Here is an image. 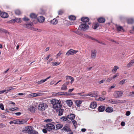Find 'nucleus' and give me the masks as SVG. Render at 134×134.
I'll return each instance as SVG.
<instances>
[{"label": "nucleus", "mask_w": 134, "mask_h": 134, "mask_svg": "<svg viewBox=\"0 0 134 134\" xmlns=\"http://www.w3.org/2000/svg\"><path fill=\"white\" fill-rule=\"evenodd\" d=\"M51 103L53 105V108L56 110L61 109L62 107L61 102L58 100L53 99L51 100Z\"/></svg>", "instance_id": "1"}, {"label": "nucleus", "mask_w": 134, "mask_h": 134, "mask_svg": "<svg viewBox=\"0 0 134 134\" xmlns=\"http://www.w3.org/2000/svg\"><path fill=\"white\" fill-rule=\"evenodd\" d=\"M48 107L47 104L43 103H40L37 107V109L38 110L41 112H43Z\"/></svg>", "instance_id": "2"}, {"label": "nucleus", "mask_w": 134, "mask_h": 134, "mask_svg": "<svg viewBox=\"0 0 134 134\" xmlns=\"http://www.w3.org/2000/svg\"><path fill=\"white\" fill-rule=\"evenodd\" d=\"M53 123L54 124V123L52 122L47 124L44 126V127L46 129L47 131H51L52 130H54L55 129V126Z\"/></svg>", "instance_id": "3"}, {"label": "nucleus", "mask_w": 134, "mask_h": 134, "mask_svg": "<svg viewBox=\"0 0 134 134\" xmlns=\"http://www.w3.org/2000/svg\"><path fill=\"white\" fill-rule=\"evenodd\" d=\"M123 93V91H115L114 93L113 96L115 98H119L122 96Z\"/></svg>", "instance_id": "4"}, {"label": "nucleus", "mask_w": 134, "mask_h": 134, "mask_svg": "<svg viewBox=\"0 0 134 134\" xmlns=\"http://www.w3.org/2000/svg\"><path fill=\"white\" fill-rule=\"evenodd\" d=\"M88 26L86 23H83L80 25L79 26V29L83 31H85L88 29Z\"/></svg>", "instance_id": "5"}, {"label": "nucleus", "mask_w": 134, "mask_h": 134, "mask_svg": "<svg viewBox=\"0 0 134 134\" xmlns=\"http://www.w3.org/2000/svg\"><path fill=\"white\" fill-rule=\"evenodd\" d=\"M33 127L32 126H28L26 127L23 130L22 132H23L28 133L29 134L33 131Z\"/></svg>", "instance_id": "6"}, {"label": "nucleus", "mask_w": 134, "mask_h": 134, "mask_svg": "<svg viewBox=\"0 0 134 134\" xmlns=\"http://www.w3.org/2000/svg\"><path fill=\"white\" fill-rule=\"evenodd\" d=\"M97 52L96 50L95 49H93L91 50L90 57L91 59L93 60L96 58Z\"/></svg>", "instance_id": "7"}, {"label": "nucleus", "mask_w": 134, "mask_h": 134, "mask_svg": "<svg viewBox=\"0 0 134 134\" xmlns=\"http://www.w3.org/2000/svg\"><path fill=\"white\" fill-rule=\"evenodd\" d=\"M77 52V51L71 49L67 52L66 54L67 55H72L76 54Z\"/></svg>", "instance_id": "8"}, {"label": "nucleus", "mask_w": 134, "mask_h": 134, "mask_svg": "<svg viewBox=\"0 0 134 134\" xmlns=\"http://www.w3.org/2000/svg\"><path fill=\"white\" fill-rule=\"evenodd\" d=\"M90 19L88 17H83L81 18V20L84 23H86L89 21Z\"/></svg>", "instance_id": "9"}, {"label": "nucleus", "mask_w": 134, "mask_h": 134, "mask_svg": "<svg viewBox=\"0 0 134 134\" xmlns=\"http://www.w3.org/2000/svg\"><path fill=\"white\" fill-rule=\"evenodd\" d=\"M1 16L3 18H7L8 16V14L5 12H1Z\"/></svg>", "instance_id": "10"}, {"label": "nucleus", "mask_w": 134, "mask_h": 134, "mask_svg": "<svg viewBox=\"0 0 134 134\" xmlns=\"http://www.w3.org/2000/svg\"><path fill=\"white\" fill-rule=\"evenodd\" d=\"M105 111L108 113L112 112L113 111V108L111 107H108L106 109Z\"/></svg>", "instance_id": "11"}, {"label": "nucleus", "mask_w": 134, "mask_h": 134, "mask_svg": "<svg viewBox=\"0 0 134 134\" xmlns=\"http://www.w3.org/2000/svg\"><path fill=\"white\" fill-rule=\"evenodd\" d=\"M97 104L95 102H93L91 103L90 107L92 109H95L97 106Z\"/></svg>", "instance_id": "12"}, {"label": "nucleus", "mask_w": 134, "mask_h": 134, "mask_svg": "<svg viewBox=\"0 0 134 134\" xmlns=\"http://www.w3.org/2000/svg\"><path fill=\"white\" fill-rule=\"evenodd\" d=\"M36 108L33 106H30L28 108V110L32 113H34L35 112Z\"/></svg>", "instance_id": "13"}, {"label": "nucleus", "mask_w": 134, "mask_h": 134, "mask_svg": "<svg viewBox=\"0 0 134 134\" xmlns=\"http://www.w3.org/2000/svg\"><path fill=\"white\" fill-rule=\"evenodd\" d=\"M105 109V107L103 105H100L99 107L98 108V110L100 112L103 111Z\"/></svg>", "instance_id": "14"}, {"label": "nucleus", "mask_w": 134, "mask_h": 134, "mask_svg": "<svg viewBox=\"0 0 134 134\" xmlns=\"http://www.w3.org/2000/svg\"><path fill=\"white\" fill-rule=\"evenodd\" d=\"M44 18L42 16L38 17L37 18L38 21L40 23L43 22L44 21Z\"/></svg>", "instance_id": "15"}, {"label": "nucleus", "mask_w": 134, "mask_h": 134, "mask_svg": "<svg viewBox=\"0 0 134 134\" xmlns=\"http://www.w3.org/2000/svg\"><path fill=\"white\" fill-rule=\"evenodd\" d=\"M105 19L103 18L100 17L98 19V21L100 23H103L105 22Z\"/></svg>", "instance_id": "16"}, {"label": "nucleus", "mask_w": 134, "mask_h": 134, "mask_svg": "<svg viewBox=\"0 0 134 134\" xmlns=\"http://www.w3.org/2000/svg\"><path fill=\"white\" fill-rule=\"evenodd\" d=\"M58 21L55 18L53 19V20L50 21V23L54 25H55L57 24L58 23Z\"/></svg>", "instance_id": "17"}, {"label": "nucleus", "mask_w": 134, "mask_h": 134, "mask_svg": "<svg viewBox=\"0 0 134 134\" xmlns=\"http://www.w3.org/2000/svg\"><path fill=\"white\" fill-rule=\"evenodd\" d=\"M66 102L67 105L70 107H71L73 103L71 100H67L66 101Z\"/></svg>", "instance_id": "18"}, {"label": "nucleus", "mask_w": 134, "mask_h": 134, "mask_svg": "<svg viewBox=\"0 0 134 134\" xmlns=\"http://www.w3.org/2000/svg\"><path fill=\"white\" fill-rule=\"evenodd\" d=\"M125 100H115V104H118L120 103H122L125 102Z\"/></svg>", "instance_id": "19"}, {"label": "nucleus", "mask_w": 134, "mask_h": 134, "mask_svg": "<svg viewBox=\"0 0 134 134\" xmlns=\"http://www.w3.org/2000/svg\"><path fill=\"white\" fill-rule=\"evenodd\" d=\"M134 20L132 18L128 19L127 20V23L128 24H131L133 23Z\"/></svg>", "instance_id": "20"}, {"label": "nucleus", "mask_w": 134, "mask_h": 134, "mask_svg": "<svg viewBox=\"0 0 134 134\" xmlns=\"http://www.w3.org/2000/svg\"><path fill=\"white\" fill-rule=\"evenodd\" d=\"M68 18L70 20H76V17L74 15H71L69 16Z\"/></svg>", "instance_id": "21"}, {"label": "nucleus", "mask_w": 134, "mask_h": 134, "mask_svg": "<svg viewBox=\"0 0 134 134\" xmlns=\"http://www.w3.org/2000/svg\"><path fill=\"white\" fill-rule=\"evenodd\" d=\"M63 125L60 124H58L56 126V128L57 130H58L60 129L63 127Z\"/></svg>", "instance_id": "22"}, {"label": "nucleus", "mask_w": 134, "mask_h": 134, "mask_svg": "<svg viewBox=\"0 0 134 134\" xmlns=\"http://www.w3.org/2000/svg\"><path fill=\"white\" fill-rule=\"evenodd\" d=\"M63 129L65 131L69 132L71 131L69 127L67 126L64 127Z\"/></svg>", "instance_id": "23"}, {"label": "nucleus", "mask_w": 134, "mask_h": 134, "mask_svg": "<svg viewBox=\"0 0 134 134\" xmlns=\"http://www.w3.org/2000/svg\"><path fill=\"white\" fill-rule=\"evenodd\" d=\"M56 110L59 111L58 113V115L59 116H60L63 115V112L64 111L63 109H62L61 108V109H59V110Z\"/></svg>", "instance_id": "24"}, {"label": "nucleus", "mask_w": 134, "mask_h": 134, "mask_svg": "<svg viewBox=\"0 0 134 134\" xmlns=\"http://www.w3.org/2000/svg\"><path fill=\"white\" fill-rule=\"evenodd\" d=\"M37 15L34 13H32L30 15V17L32 19H36L37 18Z\"/></svg>", "instance_id": "25"}, {"label": "nucleus", "mask_w": 134, "mask_h": 134, "mask_svg": "<svg viewBox=\"0 0 134 134\" xmlns=\"http://www.w3.org/2000/svg\"><path fill=\"white\" fill-rule=\"evenodd\" d=\"M82 103V101L80 100H77L75 102V104L78 107H79L80 106V104Z\"/></svg>", "instance_id": "26"}, {"label": "nucleus", "mask_w": 134, "mask_h": 134, "mask_svg": "<svg viewBox=\"0 0 134 134\" xmlns=\"http://www.w3.org/2000/svg\"><path fill=\"white\" fill-rule=\"evenodd\" d=\"M119 68L118 67V66H115L114 67L113 69L112 70V72L115 73L116 72L117 70Z\"/></svg>", "instance_id": "27"}, {"label": "nucleus", "mask_w": 134, "mask_h": 134, "mask_svg": "<svg viewBox=\"0 0 134 134\" xmlns=\"http://www.w3.org/2000/svg\"><path fill=\"white\" fill-rule=\"evenodd\" d=\"M65 94L63 92H59L58 93H56L55 94V95L56 96H60V95H67L66 94L67 93L66 92L65 93Z\"/></svg>", "instance_id": "28"}, {"label": "nucleus", "mask_w": 134, "mask_h": 134, "mask_svg": "<svg viewBox=\"0 0 134 134\" xmlns=\"http://www.w3.org/2000/svg\"><path fill=\"white\" fill-rule=\"evenodd\" d=\"M117 30L118 31H121L124 30L123 27L121 26H117L116 27Z\"/></svg>", "instance_id": "29"}, {"label": "nucleus", "mask_w": 134, "mask_h": 134, "mask_svg": "<svg viewBox=\"0 0 134 134\" xmlns=\"http://www.w3.org/2000/svg\"><path fill=\"white\" fill-rule=\"evenodd\" d=\"M99 26V24L98 23H96L94 25L92 26L93 28L94 29H96Z\"/></svg>", "instance_id": "30"}, {"label": "nucleus", "mask_w": 134, "mask_h": 134, "mask_svg": "<svg viewBox=\"0 0 134 134\" xmlns=\"http://www.w3.org/2000/svg\"><path fill=\"white\" fill-rule=\"evenodd\" d=\"M0 32L1 33L4 32L5 33H7L8 31L5 29L0 28Z\"/></svg>", "instance_id": "31"}, {"label": "nucleus", "mask_w": 134, "mask_h": 134, "mask_svg": "<svg viewBox=\"0 0 134 134\" xmlns=\"http://www.w3.org/2000/svg\"><path fill=\"white\" fill-rule=\"evenodd\" d=\"M27 121V120L23 119L19 121V123L20 124H22L26 122Z\"/></svg>", "instance_id": "32"}, {"label": "nucleus", "mask_w": 134, "mask_h": 134, "mask_svg": "<svg viewBox=\"0 0 134 134\" xmlns=\"http://www.w3.org/2000/svg\"><path fill=\"white\" fill-rule=\"evenodd\" d=\"M134 63V60H131L128 64L127 66L129 67L132 65Z\"/></svg>", "instance_id": "33"}, {"label": "nucleus", "mask_w": 134, "mask_h": 134, "mask_svg": "<svg viewBox=\"0 0 134 134\" xmlns=\"http://www.w3.org/2000/svg\"><path fill=\"white\" fill-rule=\"evenodd\" d=\"M75 115L74 114H71L69 116V118L71 120L74 119L75 118Z\"/></svg>", "instance_id": "34"}, {"label": "nucleus", "mask_w": 134, "mask_h": 134, "mask_svg": "<svg viewBox=\"0 0 134 134\" xmlns=\"http://www.w3.org/2000/svg\"><path fill=\"white\" fill-rule=\"evenodd\" d=\"M67 89V86H64V85H63L62 87L61 88V89L63 90H65Z\"/></svg>", "instance_id": "35"}, {"label": "nucleus", "mask_w": 134, "mask_h": 134, "mask_svg": "<svg viewBox=\"0 0 134 134\" xmlns=\"http://www.w3.org/2000/svg\"><path fill=\"white\" fill-rule=\"evenodd\" d=\"M92 92L94 97L97 96L98 95V92L97 91H93Z\"/></svg>", "instance_id": "36"}, {"label": "nucleus", "mask_w": 134, "mask_h": 134, "mask_svg": "<svg viewBox=\"0 0 134 134\" xmlns=\"http://www.w3.org/2000/svg\"><path fill=\"white\" fill-rule=\"evenodd\" d=\"M52 65L53 66L58 65H59L60 63H58L57 62L55 63L52 62Z\"/></svg>", "instance_id": "37"}, {"label": "nucleus", "mask_w": 134, "mask_h": 134, "mask_svg": "<svg viewBox=\"0 0 134 134\" xmlns=\"http://www.w3.org/2000/svg\"><path fill=\"white\" fill-rule=\"evenodd\" d=\"M15 14L17 15H19L21 13L20 11L19 10H17L15 11Z\"/></svg>", "instance_id": "38"}, {"label": "nucleus", "mask_w": 134, "mask_h": 134, "mask_svg": "<svg viewBox=\"0 0 134 134\" xmlns=\"http://www.w3.org/2000/svg\"><path fill=\"white\" fill-rule=\"evenodd\" d=\"M45 80L42 79L40 81H39L38 82H37V83L38 84H41L45 82Z\"/></svg>", "instance_id": "39"}, {"label": "nucleus", "mask_w": 134, "mask_h": 134, "mask_svg": "<svg viewBox=\"0 0 134 134\" xmlns=\"http://www.w3.org/2000/svg\"><path fill=\"white\" fill-rule=\"evenodd\" d=\"M63 121H65L68 120V118L66 117H63L60 118Z\"/></svg>", "instance_id": "40"}, {"label": "nucleus", "mask_w": 134, "mask_h": 134, "mask_svg": "<svg viewBox=\"0 0 134 134\" xmlns=\"http://www.w3.org/2000/svg\"><path fill=\"white\" fill-rule=\"evenodd\" d=\"M29 134H38V133L35 131L33 130Z\"/></svg>", "instance_id": "41"}, {"label": "nucleus", "mask_w": 134, "mask_h": 134, "mask_svg": "<svg viewBox=\"0 0 134 134\" xmlns=\"http://www.w3.org/2000/svg\"><path fill=\"white\" fill-rule=\"evenodd\" d=\"M16 21L17 23H21V20L20 18H15Z\"/></svg>", "instance_id": "42"}, {"label": "nucleus", "mask_w": 134, "mask_h": 134, "mask_svg": "<svg viewBox=\"0 0 134 134\" xmlns=\"http://www.w3.org/2000/svg\"><path fill=\"white\" fill-rule=\"evenodd\" d=\"M64 13V11L62 10H60L58 12V14L60 15H62Z\"/></svg>", "instance_id": "43"}, {"label": "nucleus", "mask_w": 134, "mask_h": 134, "mask_svg": "<svg viewBox=\"0 0 134 134\" xmlns=\"http://www.w3.org/2000/svg\"><path fill=\"white\" fill-rule=\"evenodd\" d=\"M0 108L2 110H4V105L3 104L1 103L0 104Z\"/></svg>", "instance_id": "44"}, {"label": "nucleus", "mask_w": 134, "mask_h": 134, "mask_svg": "<svg viewBox=\"0 0 134 134\" xmlns=\"http://www.w3.org/2000/svg\"><path fill=\"white\" fill-rule=\"evenodd\" d=\"M23 20L25 21H28L29 20V19L26 17H25L23 18Z\"/></svg>", "instance_id": "45"}, {"label": "nucleus", "mask_w": 134, "mask_h": 134, "mask_svg": "<svg viewBox=\"0 0 134 134\" xmlns=\"http://www.w3.org/2000/svg\"><path fill=\"white\" fill-rule=\"evenodd\" d=\"M113 79V78L112 77H109L107 80V82H109L111 81Z\"/></svg>", "instance_id": "46"}, {"label": "nucleus", "mask_w": 134, "mask_h": 134, "mask_svg": "<svg viewBox=\"0 0 134 134\" xmlns=\"http://www.w3.org/2000/svg\"><path fill=\"white\" fill-rule=\"evenodd\" d=\"M110 102L111 103L114 104L115 103V99H113L109 100Z\"/></svg>", "instance_id": "47"}, {"label": "nucleus", "mask_w": 134, "mask_h": 134, "mask_svg": "<svg viewBox=\"0 0 134 134\" xmlns=\"http://www.w3.org/2000/svg\"><path fill=\"white\" fill-rule=\"evenodd\" d=\"M6 127V125L3 123L0 124V128L4 127Z\"/></svg>", "instance_id": "48"}, {"label": "nucleus", "mask_w": 134, "mask_h": 134, "mask_svg": "<svg viewBox=\"0 0 134 134\" xmlns=\"http://www.w3.org/2000/svg\"><path fill=\"white\" fill-rule=\"evenodd\" d=\"M126 81V80L125 79H123L119 83L120 84H121L122 85L123 84L124 82H125V81Z\"/></svg>", "instance_id": "49"}, {"label": "nucleus", "mask_w": 134, "mask_h": 134, "mask_svg": "<svg viewBox=\"0 0 134 134\" xmlns=\"http://www.w3.org/2000/svg\"><path fill=\"white\" fill-rule=\"evenodd\" d=\"M76 33L77 34L79 35H80V36H82L83 35V34L82 32H80L79 31H76Z\"/></svg>", "instance_id": "50"}, {"label": "nucleus", "mask_w": 134, "mask_h": 134, "mask_svg": "<svg viewBox=\"0 0 134 134\" xmlns=\"http://www.w3.org/2000/svg\"><path fill=\"white\" fill-rule=\"evenodd\" d=\"M134 94V91H132L131 92H130L129 93V96L131 97H133V94Z\"/></svg>", "instance_id": "51"}, {"label": "nucleus", "mask_w": 134, "mask_h": 134, "mask_svg": "<svg viewBox=\"0 0 134 134\" xmlns=\"http://www.w3.org/2000/svg\"><path fill=\"white\" fill-rule=\"evenodd\" d=\"M105 79H103L100 81H98V83L99 84H101L103 83L105 81Z\"/></svg>", "instance_id": "52"}, {"label": "nucleus", "mask_w": 134, "mask_h": 134, "mask_svg": "<svg viewBox=\"0 0 134 134\" xmlns=\"http://www.w3.org/2000/svg\"><path fill=\"white\" fill-rule=\"evenodd\" d=\"M130 114H131V113H130V111H127L126 112V116H128L129 115H130Z\"/></svg>", "instance_id": "53"}, {"label": "nucleus", "mask_w": 134, "mask_h": 134, "mask_svg": "<svg viewBox=\"0 0 134 134\" xmlns=\"http://www.w3.org/2000/svg\"><path fill=\"white\" fill-rule=\"evenodd\" d=\"M119 75V74L117 73L115 75H114V76L112 77L113 79H115Z\"/></svg>", "instance_id": "54"}, {"label": "nucleus", "mask_w": 134, "mask_h": 134, "mask_svg": "<svg viewBox=\"0 0 134 134\" xmlns=\"http://www.w3.org/2000/svg\"><path fill=\"white\" fill-rule=\"evenodd\" d=\"M47 130L45 128L44 129L42 130L43 132L44 133H47Z\"/></svg>", "instance_id": "55"}, {"label": "nucleus", "mask_w": 134, "mask_h": 134, "mask_svg": "<svg viewBox=\"0 0 134 134\" xmlns=\"http://www.w3.org/2000/svg\"><path fill=\"white\" fill-rule=\"evenodd\" d=\"M89 96L90 97H94L93 92H91L89 93Z\"/></svg>", "instance_id": "56"}, {"label": "nucleus", "mask_w": 134, "mask_h": 134, "mask_svg": "<svg viewBox=\"0 0 134 134\" xmlns=\"http://www.w3.org/2000/svg\"><path fill=\"white\" fill-rule=\"evenodd\" d=\"M37 94L36 93H33L31 94V96L34 97H35L37 96Z\"/></svg>", "instance_id": "57"}, {"label": "nucleus", "mask_w": 134, "mask_h": 134, "mask_svg": "<svg viewBox=\"0 0 134 134\" xmlns=\"http://www.w3.org/2000/svg\"><path fill=\"white\" fill-rule=\"evenodd\" d=\"M5 90H6V91L7 92H6L5 93H7L8 92H9L10 91V87L6 88Z\"/></svg>", "instance_id": "58"}, {"label": "nucleus", "mask_w": 134, "mask_h": 134, "mask_svg": "<svg viewBox=\"0 0 134 134\" xmlns=\"http://www.w3.org/2000/svg\"><path fill=\"white\" fill-rule=\"evenodd\" d=\"M70 80H71L70 83L71 84H72L73 82L74 81V79L73 77H71V78Z\"/></svg>", "instance_id": "59"}, {"label": "nucleus", "mask_w": 134, "mask_h": 134, "mask_svg": "<svg viewBox=\"0 0 134 134\" xmlns=\"http://www.w3.org/2000/svg\"><path fill=\"white\" fill-rule=\"evenodd\" d=\"M71 76H66V79L67 80L69 79H71Z\"/></svg>", "instance_id": "60"}, {"label": "nucleus", "mask_w": 134, "mask_h": 134, "mask_svg": "<svg viewBox=\"0 0 134 134\" xmlns=\"http://www.w3.org/2000/svg\"><path fill=\"white\" fill-rule=\"evenodd\" d=\"M105 99V98L103 97V98H101L100 97H99V99H98L97 100L99 101V100L100 101H102Z\"/></svg>", "instance_id": "61"}, {"label": "nucleus", "mask_w": 134, "mask_h": 134, "mask_svg": "<svg viewBox=\"0 0 134 134\" xmlns=\"http://www.w3.org/2000/svg\"><path fill=\"white\" fill-rule=\"evenodd\" d=\"M15 114L17 116H19L21 114V113L20 112H18V113H15Z\"/></svg>", "instance_id": "62"}, {"label": "nucleus", "mask_w": 134, "mask_h": 134, "mask_svg": "<svg viewBox=\"0 0 134 134\" xmlns=\"http://www.w3.org/2000/svg\"><path fill=\"white\" fill-rule=\"evenodd\" d=\"M62 54V53L60 51L59 53L57 54V58L58 57L60 56Z\"/></svg>", "instance_id": "63"}, {"label": "nucleus", "mask_w": 134, "mask_h": 134, "mask_svg": "<svg viewBox=\"0 0 134 134\" xmlns=\"http://www.w3.org/2000/svg\"><path fill=\"white\" fill-rule=\"evenodd\" d=\"M125 122L124 121L122 122L121 123V125L122 126H125Z\"/></svg>", "instance_id": "64"}]
</instances>
